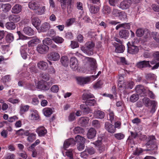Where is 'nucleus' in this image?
Here are the masks:
<instances>
[{"label": "nucleus", "instance_id": "obj_19", "mask_svg": "<svg viewBox=\"0 0 159 159\" xmlns=\"http://www.w3.org/2000/svg\"><path fill=\"white\" fill-rule=\"evenodd\" d=\"M88 7L90 12L92 14H95L97 13L99 10L98 7L92 4L88 5Z\"/></svg>", "mask_w": 159, "mask_h": 159}, {"label": "nucleus", "instance_id": "obj_31", "mask_svg": "<svg viewBox=\"0 0 159 159\" xmlns=\"http://www.w3.org/2000/svg\"><path fill=\"white\" fill-rule=\"evenodd\" d=\"M50 28V24L48 22H45L42 25L40 29L42 32H45L49 30Z\"/></svg>", "mask_w": 159, "mask_h": 159}, {"label": "nucleus", "instance_id": "obj_30", "mask_svg": "<svg viewBox=\"0 0 159 159\" xmlns=\"http://www.w3.org/2000/svg\"><path fill=\"white\" fill-rule=\"evenodd\" d=\"M119 34L120 38L126 39L129 36V33L128 30H123L120 31Z\"/></svg>", "mask_w": 159, "mask_h": 159}, {"label": "nucleus", "instance_id": "obj_47", "mask_svg": "<svg viewBox=\"0 0 159 159\" xmlns=\"http://www.w3.org/2000/svg\"><path fill=\"white\" fill-rule=\"evenodd\" d=\"M139 97L137 94H132L130 97V101L132 102H134L138 100Z\"/></svg>", "mask_w": 159, "mask_h": 159}, {"label": "nucleus", "instance_id": "obj_62", "mask_svg": "<svg viewBox=\"0 0 159 159\" xmlns=\"http://www.w3.org/2000/svg\"><path fill=\"white\" fill-rule=\"evenodd\" d=\"M157 32H151V34L150 33V34H151L153 38L157 42H159V39L157 38Z\"/></svg>", "mask_w": 159, "mask_h": 159}, {"label": "nucleus", "instance_id": "obj_48", "mask_svg": "<svg viewBox=\"0 0 159 159\" xmlns=\"http://www.w3.org/2000/svg\"><path fill=\"white\" fill-rule=\"evenodd\" d=\"M152 107L150 111V112L153 114L156 111V107L157 105V103L155 101H152Z\"/></svg>", "mask_w": 159, "mask_h": 159}, {"label": "nucleus", "instance_id": "obj_40", "mask_svg": "<svg viewBox=\"0 0 159 159\" xmlns=\"http://www.w3.org/2000/svg\"><path fill=\"white\" fill-rule=\"evenodd\" d=\"M6 27L7 29L11 30L15 29L16 25L14 23L9 22L6 24Z\"/></svg>", "mask_w": 159, "mask_h": 159}, {"label": "nucleus", "instance_id": "obj_41", "mask_svg": "<svg viewBox=\"0 0 159 159\" xmlns=\"http://www.w3.org/2000/svg\"><path fill=\"white\" fill-rule=\"evenodd\" d=\"M52 39L57 43H61L64 41V39L62 38L59 36L53 37Z\"/></svg>", "mask_w": 159, "mask_h": 159}, {"label": "nucleus", "instance_id": "obj_33", "mask_svg": "<svg viewBox=\"0 0 159 159\" xmlns=\"http://www.w3.org/2000/svg\"><path fill=\"white\" fill-rule=\"evenodd\" d=\"M60 61L62 65L64 66H67L69 64V59L66 56L62 57L61 58Z\"/></svg>", "mask_w": 159, "mask_h": 159}, {"label": "nucleus", "instance_id": "obj_9", "mask_svg": "<svg viewBox=\"0 0 159 159\" xmlns=\"http://www.w3.org/2000/svg\"><path fill=\"white\" fill-rule=\"evenodd\" d=\"M48 49V47L43 43L39 44L37 48V51L39 53L41 54L46 53Z\"/></svg>", "mask_w": 159, "mask_h": 159}, {"label": "nucleus", "instance_id": "obj_26", "mask_svg": "<svg viewBox=\"0 0 159 159\" xmlns=\"http://www.w3.org/2000/svg\"><path fill=\"white\" fill-rule=\"evenodd\" d=\"M37 88L41 90H47L49 88L45 85L43 81H39L36 85Z\"/></svg>", "mask_w": 159, "mask_h": 159}, {"label": "nucleus", "instance_id": "obj_57", "mask_svg": "<svg viewBox=\"0 0 159 159\" xmlns=\"http://www.w3.org/2000/svg\"><path fill=\"white\" fill-rule=\"evenodd\" d=\"M145 77L147 80H152L154 78L155 75L153 74L150 73L146 74Z\"/></svg>", "mask_w": 159, "mask_h": 159}, {"label": "nucleus", "instance_id": "obj_34", "mask_svg": "<svg viewBox=\"0 0 159 159\" xmlns=\"http://www.w3.org/2000/svg\"><path fill=\"white\" fill-rule=\"evenodd\" d=\"M31 21L33 25L36 28L40 25L41 23V21L39 19L36 17L32 18Z\"/></svg>", "mask_w": 159, "mask_h": 159}, {"label": "nucleus", "instance_id": "obj_39", "mask_svg": "<svg viewBox=\"0 0 159 159\" xmlns=\"http://www.w3.org/2000/svg\"><path fill=\"white\" fill-rule=\"evenodd\" d=\"M2 11L5 12L8 11L11 8V5L8 4H2L1 6Z\"/></svg>", "mask_w": 159, "mask_h": 159}, {"label": "nucleus", "instance_id": "obj_10", "mask_svg": "<svg viewBox=\"0 0 159 159\" xmlns=\"http://www.w3.org/2000/svg\"><path fill=\"white\" fill-rule=\"evenodd\" d=\"M132 2L130 0H125L122 2L119 5V7L122 9H128L131 5Z\"/></svg>", "mask_w": 159, "mask_h": 159}, {"label": "nucleus", "instance_id": "obj_64", "mask_svg": "<svg viewBox=\"0 0 159 159\" xmlns=\"http://www.w3.org/2000/svg\"><path fill=\"white\" fill-rule=\"evenodd\" d=\"M71 47L74 49L79 47V45L77 42L74 41H71L70 44Z\"/></svg>", "mask_w": 159, "mask_h": 159}, {"label": "nucleus", "instance_id": "obj_52", "mask_svg": "<svg viewBox=\"0 0 159 159\" xmlns=\"http://www.w3.org/2000/svg\"><path fill=\"white\" fill-rule=\"evenodd\" d=\"M85 46L88 50L91 49L94 47V43L91 42H89L86 43Z\"/></svg>", "mask_w": 159, "mask_h": 159}, {"label": "nucleus", "instance_id": "obj_60", "mask_svg": "<svg viewBox=\"0 0 159 159\" xmlns=\"http://www.w3.org/2000/svg\"><path fill=\"white\" fill-rule=\"evenodd\" d=\"M59 90V88L57 85H54L51 88V91L54 93H57Z\"/></svg>", "mask_w": 159, "mask_h": 159}, {"label": "nucleus", "instance_id": "obj_5", "mask_svg": "<svg viewBox=\"0 0 159 159\" xmlns=\"http://www.w3.org/2000/svg\"><path fill=\"white\" fill-rule=\"evenodd\" d=\"M136 34L138 37L143 36L144 38L147 39L149 37L150 32L147 29L139 28L136 30Z\"/></svg>", "mask_w": 159, "mask_h": 159}, {"label": "nucleus", "instance_id": "obj_16", "mask_svg": "<svg viewBox=\"0 0 159 159\" xmlns=\"http://www.w3.org/2000/svg\"><path fill=\"white\" fill-rule=\"evenodd\" d=\"M96 134V131L95 129L93 128H90L87 132V137L89 139H93L95 137Z\"/></svg>", "mask_w": 159, "mask_h": 159}, {"label": "nucleus", "instance_id": "obj_7", "mask_svg": "<svg viewBox=\"0 0 159 159\" xmlns=\"http://www.w3.org/2000/svg\"><path fill=\"white\" fill-rule=\"evenodd\" d=\"M155 139L154 136H152L146 144L147 149H145L146 151L152 150L156 148V145L154 144V139Z\"/></svg>", "mask_w": 159, "mask_h": 159}, {"label": "nucleus", "instance_id": "obj_20", "mask_svg": "<svg viewBox=\"0 0 159 159\" xmlns=\"http://www.w3.org/2000/svg\"><path fill=\"white\" fill-rule=\"evenodd\" d=\"M36 132L39 136H44L47 133V130L43 126H41L37 129Z\"/></svg>", "mask_w": 159, "mask_h": 159}, {"label": "nucleus", "instance_id": "obj_58", "mask_svg": "<svg viewBox=\"0 0 159 159\" xmlns=\"http://www.w3.org/2000/svg\"><path fill=\"white\" fill-rule=\"evenodd\" d=\"M15 155L13 154L8 153L4 157V159H14Z\"/></svg>", "mask_w": 159, "mask_h": 159}, {"label": "nucleus", "instance_id": "obj_46", "mask_svg": "<svg viewBox=\"0 0 159 159\" xmlns=\"http://www.w3.org/2000/svg\"><path fill=\"white\" fill-rule=\"evenodd\" d=\"M84 103L87 106H94L96 103V101L94 99L87 100L85 101Z\"/></svg>", "mask_w": 159, "mask_h": 159}, {"label": "nucleus", "instance_id": "obj_51", "mask_svg": "<svg viewBox=\"0 0 159 159\" xmlns=\"http://www.w3.org/2000/svg\"><path fill=\"white\" fill-rule=\"evenodd\" d=\"M102 12L104 14L110 13L111 9L109 7L107 6L103 7L102 10Z\"/></svg>", "mask_w": 159, "mask_h": 159}, {"label": "nucleus", "instance_id": "obj_24", "mask_svg": "<svg viewBox=\"0 0 159 159\" xmlns=\"http://www.w3.org/2000/svg\"><path fill=\"white\" fill-rule=\"evenodd\" d=\"M22 7L19 4H16L12 8L11 12L12 13L18 14L21 11Z\"/></svg>", "mask_w": 159, "mask_h": 159}, {"label": "nucleus", "instance_id": "obj_15", "mask_svg": "<svg viewBox=\"0 0 159 159\" xmlns=\"http://www.w3.org/2000/svg\"><path fill=\"white\" fill-rule=\"evenodd\" d=\"M113 46L115 48V51L118 53L123 52L125 50V47L122 45H119V44L114 42L113 43Z\"/></svg>", "mask_w": 159, "mask_h": 159}, {"label": "nucleus", "instance_id": "obj_28", "mask_svg": "<svg viewBox=\"0 0 159 159\" xmlns=\"http://www.w3.org/2000/svg\"><path fill=\"white\" fill-rule=\"evenodd\" d=\"M46 8L45 6L39 7L38 6L34 12L38 15H41L45 11Z\"/></svg>", "mask_w": 159, "mask_h": 159}, {"label": "nucleus", "instance_id": "obj_36", "mask_svg": "<svg viewBox=\"0 0 159 159\" xmlns=\"http://www.w3.org/2000/svg\"><path fill=\"white\" fill-rule=\"evenodd\" d=\"M27 48L25 46H22L20 48L21 55L24 59H26L27 57Z\"/></svg>", "mask_w": 159, "mask_h": 159}, {"label": "nucleus", "instance_id": "obj_50", "mask_svg": "<svg viewBox=\"0 0 159 159\" xmlns=\"http://www.w3.org/2000/svg\"><path fill=\"white\" fill-rule=\"evenodd\" d=\"M115 137L118 140H121L123 139L125 137L124 134L122 133H116L114 134Z\"/></svg>", "mask_w": 159, "mask_h": 159}, {"label": "nucleus", "instance_id": "obj_6", "mask_svg": "<svg viewBox=\"0 0 159 159\" xmlns=\"http://www.w3.org/2000/svg\"><path fill=\"white\" fill-rule=\"evenodd\" d=\"M102 138H99L98 140L93 143L100 153L104 151L106 149V146L102 143Z\"/></svg>", "mask_w": 159, "mask_h": 159}, {"label": "nucleus", "instance_id": "obj_45", "mask_svg": "<svg viewBox=\"0 0 159 159\" xmlns=\"http://www.w3.org/2000/svg\"><path fill=\"white\" fill-rule=\"evenodd\" d=\"M40 75L41 78L46 81H47L49 79V75L47 73L41 72Z\"/></svg>", "mask_w": 159, "mask_h": 159}, {"label": "nucleus", "instance_id": "obj_35", "mask_svg": "<svg viewBox=\"0 0 159 159\" xmlns=\"http://www.w3.org/2000/svg\"><path fill=\"white\" fill-rule=\"evenodd\" d=\"M93 97V95L89 93V91L85 92L82 96V98L83 100L88 99Z\"/></svg>", "mask_w": 159, "mask_h": 159}, {"label": "nucleus", "instance_id": "obj_25", "mask_svg": "<svg viewBox=\"0 0 159 159\" xmlns=\"http://www.w3.org/2000/svg\"><path fill=\"white\" fill-rule=\"evenodd\" d=\"M80 108L83 113L85 114H87L92 111L90 108L86 104L81 105Z\"/></svg>", "mask_w": 159, "mask_h": 159}, {"label": "nucleus", "instance_id": "obj_61", "mask_svg": "<svg viewBox=\"0 0 159 159\" xmlns=\"http://www.w3.org/2000/svg\"><path fill=\"white\" fill-rule=\"evenodd\" d=\"M87 152L89 155H92L95 152V149L93 148L86 149Z\"/></svg>", "mask_w": 159, "mask_h": 159}, {"label": "nucleus", "instance_id": "obj_29", "mask_svg": "<svg viewBox=\"0 0 159 159\" xmlns=\"http://www.w3.org/2000/svg\"><path fill=\"white\" fill-rule=\"evenodd\" d=\"M94 116L96 118L102 119L104 117V113L100 110L95 111L94 112Z\"/></svg>", "mask_w": 159, "mask_h": 159}, {"label": "nucleus", "instance_id": "obj_43", "mask_svg": "<svg viewBox=\"0 0 159 159\" xmlns=\"http://www.w3.org/2000/svg\"><path fill=\"white\" fill-rule=\"evenodd\" d=\"M29 107L28 105H24L21 104L20 106V112L22 114L24 113L28 110Z\"/></svg>", "mask_w": 159, "mask_h": 159}, {"label": "nucleus", "instance_id": "obj_8", "mask_svg": "<svg viewBox=\"0 0 159 159\" xmlns=\"http://www.w3.org/2000/svg\"><path fill=\"white\" fill-rule=\"evenodd\" d=\"M128 52L130 54H135L137 53L139 51L138 47L134 45H131L129 42L127 44Z\"/></svg>", "mask_w": 159, "mask_h": 159}, {"label": "nucleus", "instance_id": "obj_21", "mask_svg": "<svg viewBox=\"0 0 159 159\" xmlns=\"http://www.w3.org/2000/svg\"><path fill=\"white\" fill-rule=\"evenodd\" d=\"M137 66L140 68H142L144 67H151V66L149 64V61H143L139 62L137 64Z\"/></svg>", "mask_w": 159, "mask_h": 159}, {"label": "nucleus", "instance_id": "obj_3", "mask_svg": "<svg viewBox=\"0 0 159 159\" xmlns=\"http://www.w3.org/2000/svg\"><path fill=\"white\" fill-rule=\"evenodd\" d=\"M152 56L154 59L150 61L152 65L155 64L152 68V70L157 69L159 67V51H155L153 53Z\"/></svg>", "mask_w": 159, "mask_h": 159}, {"label": "nucleus", "instance_id": "obj_22", "mask_svg": "<svg viewBox=\"0 0 159 159\" xmlns=\"http://www.w3.org/2000/svg\"><path fill=\"white\" fill-rule=\"evenodd\" d=\"M136 93L140 95L144 94L146 93V90L144 87L141 85H138L135 88Z\"/></svg>", "mask_w": 159, "mask_h": 159}, {"label": "nucleus", "instance_id": "obj_54", "mask_svg": "<svg viewBox=\"0 0 159 159\" xmlns=\"http://www.w3.org/2000/svg\"><path fill=\"white\" fill-rule=\"evenodd\" d=\"M6 39L8 42H11L14 40V36L12 34H9L7 35Z\"/></svg>", "mask_w": 159, "mask_h": 159}, {"label": "nucleus", "instance_id": "obj_59", "mask_svg": "<svg viewBox=\"0 0 159 159\" xmlns=\"http://www.w3.org/2000/svg\"><path fill=\"white\" fill-rule=\"evenodd\" d=\"M128 25V24L126 23L119 24L116 26V30H117L119 28H120L121 27H123L124 28L129 29L128 27H126Z\"/></svg>", "mask_w": 159, "mask_h": 159}, {"label": "nucleus", "instance_id": "obj_63", "mask_svg": "<svg viewBox=\"0 0 159 159\" xmlns=\"http://www.w3.org/2000/svg\"><path fill=\"white\" fill-rule=\"evenodd\" d=\"M51 39L49 38H46L44 40H43V44H47L48 45H50L52 43Z\"/></svg>", "mask_w": 159, "mask_h": 159}, {"label": "nucleus", "instance_id": "obj_13", "mask_svg": "<svg viewBox=\"0 0 159 159\" xmlns=\"http://www.w3.org/2000/svg\"><path fill=\"white\" fill-rule=\"evenodd\" d=\"M105 129L110 133H114L115 132L116 129L114 126L108 122H106L105 123Z\"/></svg>", "mask_w": 159, "mask_h": 159}, {"label": "nucleus", "instance_id": "obj_17", "mask_svg": "<svg viewBox=\"0 0 159 159\" xmlns=\"http://www.w3.org/2000/svg\"><path fill=\"white\" fill-rule=\"evenodd\" d=\"M39 116L36 110H31L29 118L32 120H37L39 119Z\"/></svg>", "mask_w": 159, "mask_h": 159}, {"label": "nucleus", "instance_id": "obj_12", "mask_svg": "<svg viewBox=\"0 0 159 159\" xmlns=\"http://www.w3.org/2000/svg\"><path fill=\"white\" fill-rule=\"evenodd\" d=\"M37 66L39 70L43 71L46 70L48 68V63L43 61H41L38 62Z\"/></svg>", "mask_w": 159, "mask_h": 159}, {"label": "nucleus", "instance_id": "obj_23", "mask_svg": "<svg viewBox=\"0 0 159 159\" xmlns=\"http://www.w3.org/2000/svg\"><path fill=\"white\" fill-rule=\"evenodd\" d=\"M9 19L13 23H17L20 20V17L19 15H11L9 16Z\"/></svg>", "mask_w": 159, "mask_h": 159}, {"label": "nucleus", "instance_id": "obj_44", "mask_svg": "<svg viewBox=\"0 0 159 159\" xmlns=\"http://www.w3.org/2000/svg\"><path fill=\"white\" fill-rule=\"evenodd\" d=\"M28 6L30 9L33 10L35 11L38 6L35 2H29L28 4Z\"/></svg>", "mask_w": 159, "mask_h": 159}, {"label": "nucleus", "instance_id": "obj_49", "mask_svg": "<svg viewBox=\"0 0 159 159\" xmlns=\"http://www.w3.org/2000/svg\"><path fill=\"white\" fill-rule=\"evenodd\" d=\"M75 134H81L84 132V129L80 127H75L73 130Z\"/></svg>", "mask_w": 159, "mask_h": 159}, {"label": "nucleus", "instance_id": "obj_11", "mask_svg": "<svg viewBox=\"0 0 159 159\" xmlns=\"http://www.w3.org/2000/svg\"><path fill=\"white\" fill-rule=\"evenodd\" d=\"M48 57L50 60L56 61L60 59L59 54L55 52H52L48 55Z\"/></svg>", "mask_w": 159, "mask_h": 159}, {"label": "nucleus", "instance_id": "obj_55", "mask_svg": "<svg viewBox=\"0 0 159 159\" xmlns=\"http://www.w3.org/2000/svg\"><path fill=\"white\" fill-rule=\"evenodd\" d=\"M92 125L93 127L97 128H99L101 126L100 123L97 120H94L92 121Z\"/></svg>", "mask_w": 159, "mask_h": 159}, {"label": "nucleus", "instance_id": "obj_18", "mask_svg": "<svg viewBox=\"0 0 159 159\" xmlns=\"http://www.w3.org/2000/svg\"><path fill=\"white\" fill-rule=\"evenodd\" d=\"M70 64L72 69L74 70L77 69L78 67V61L77 59L75 57H72L70 58Z\"/></svg>", "mask_w": 159, "mask_h": 159}, {"label": "nucleus", "instance_id": "obj_1", "mask_svg": "<svg viewBox=\"0 0 159 159\" xmlns=\"http://www.w3.org/2000/svg\"><path fill=\"white\" fill-rule=\"evenodd\" d=\"M75 54L76 56L80 58L81 59H84L88 61L90 64V68L91 70H95L97 68L96 61L95 59L92 58L84 56L78 52H76Z\"/></svg>", "mask_w": 159, "mask_h": 159}, {"label": "nucleus", "instance_id": "obj_56", "mask_svg": "<svg viewBox=\"0 0 159 159\" xmlns=\"http://www.w3.org/2000/svg\"><path fill=\"white\" fill-rule=\"evenodd\" d=\"M36 134L33 133H31L28 136L27 138L28 140L30 142H32L35 139Z\"/></svg>", "mask_w": 159, "mask_h": 159}, {"label": "nucleus", "instance_id": "obj_14", "mask_svg": "<svg viewBox=\"0 0 159 159\" xmlns=\"http://www.w3.org/2000/svg\"><path fill=\"white\" fill-rule=\"evenodd\" d=\"M75 141L73 138H70L65 140L64 143V148L66 149L70 146H73L75 144Z\"/></svg>", "mask_w": 159, "mask_h": 159}, {"label": "nucleus", "instance_id": "obj_53", "mask_svg": "<svg viewBox=\"0 0 159 159\" xmlns=\"http://www.w3.org/2000/svg\"><path fill=\"white\" fill-rule=\"evenodd\" d=\"M73 150L70 149L68 150L66 152V155L69 157L70 159H73Z\"/></svg>", "mask_w": 159, "mask_h": 159}, {"label": "nucleus", "instance_id": "obj_4", "mask_svg": "<svg viewBox=\"0 0 159 159\" xmlns=\"http://www.w3.org/2000/svg\"><path fill=\"white\" fill-rule=\"evenodd\" d=\"M96 79L95 76L93 75H91L90 76L87 77H79L77 78L78 83L80 85H83L85 84L89 81L91 80H95Z\"/></svg>", "mask_w": 159, "mask_h": 159}, {"label": "nucleus", "instance_id": "obj_37", "mask_svg": "<svg viewBox=\"0 0 159 159\" xmlns=\"http://www.w3.org/2000/svg\"><path fill=\"white\" fill-rule=\"evenodd\" d=\"M43 112L46 116H49L52 113V110L50 108L46 107L43 109Z\"/></svg>", "mask_w": 159, "mask_h": 159}, {"label": "nucleus", "instance_id": "obj_42", "mask_svg": "<svg viewBox=\"0 0 159 159\" xmlns=\"http://www.w3.org/2000/svg\"><path fill=\"white\" fill-rule=\"evenodd\" d=\"M75 143H84L85 141V139L83 137L79 135H77L75 137Z\"/></svg>", "mask_w": 159, "mask_h": 159}, {"label": "nucleus", "instance_id": "obj_32", "mask_svg": "<svg viewBox=\"0 0 159 159\" xmlns=\"http://www.w3.org/2000/svg\"><path fill=\"white\" fill-rule=\"evenodd\" d=\"M23 31L25 34L29 35H32L34 34L33 30L30 27H25L23 29Z\"/></svg>", "mask_w": 159, "mask_h": 159}, {"label": "nucleus", "instance_id": "obj_38", "mask_svg": "<svg viewBox=\"0 0 159 159\" xmlns=\"http://www.w3.org/2000/svg\"><path fill=\"white\" fill-rule=\"evenodd\" d=\"M153 100H151L148 98L144 97L142 99V101L144 105L146 107H148L150 104L152 103V101Z\"/></svg>", "mask_w": 159, "mask_h": 159}, {"label": "nucleus", "instance_id": "obj_27", "mask_svg": "<svg viewBox=\"0 0 159 159\" xmlns=\"http://www.w3.org/2000/svg\"><path fill=\"white\" fill-rule=\"evenodd\" d=\"M89 118L87 117H81L78 121L79 123L82 126H85L89 121Z\"/></svg>", "mask_w": 159, "mask_h": 159}, {"label": "nucleus", "instance_id": "obj_2", "mask_svg": "<svg viewBox=\"0 0 159 159\" xmlns=\"http://www.w3.org/2000/svg\"><path fill=\"white\" fill-rule=\"evenodd\" d=\"M60 2L62 9L65 11L67 8L68 12L72 10V0H57Z\"/></svg>", "mask_w": 159, "mask_h": 159}]
</instances>
